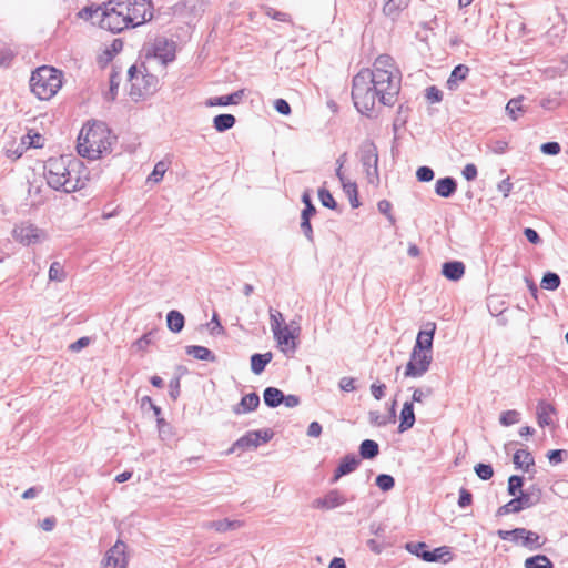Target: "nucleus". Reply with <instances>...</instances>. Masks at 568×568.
<instances>
[{
    "label": "nucleus",
    "mask_w": 568,
    "mask_h": 568,
    "mask_svg": "<svg viewBox=\"0 0 568 568\" xmlns=\"http://www.w3.org/2000/svg\"><path fill=\"white\" fill-rule=\"evenodd\" d=\"M402 74L394 59L381 54L372 69H363L353 78L352 99L362 114L372 116L377 103L393 105L400 91Z\"/></svg>",
    "instance_id": "f257e3e1"
},
{
    "label": "nucleus",
    "mask_w": 568,
    "mask_h": 568,
    "mask_svg": "<svg viewBox=\"0 0 568 568\" xmlns=\"http://www.w3.org/2000/svg\"><path fill=\"white\" fill-rule=\"evenodd\" d=\"M153 18L149 0H109L104 3L100 28L119 33L128 28L139 27Z\"/></svg>",
    "instance_id": "f03ea898"
},
{
    "label": "nucleus",
    "mask_w": 568,
    "mask_h": 568,
    "mask_svg": "<svg viewBox=\"0 0 568 568\" xmlns=\"http://www.w3.org/2000/svg\"><path fill=\"white\" fill-rule=\"evenodd\" d=\"M44 176L53 190L71 193L84 187L87 169L80 160L61 155L45 162Z\"/></svg>",
    "instance_id": "7ed1b4c3"
},
{
    "label": "nucleus",
    "mask_w": 568,
    "mask_h": 568,
    "mask_svg": "<svg viewBox=\"0 0 568 568\" xmlns=\"http://www.w3.org/2000/svg\"><path fill=\"white\" fill-rule=\"evenodd\" d=\"M113 140L114 136L104 123H93L81 130L77 150L82 158L95 160L111 152Z\"/></svg>",
    "instance_id": "20e7f679"
},
{
    "label": "nucleus",
    "mask_w": 568,
    "mask_h": 568,
    "mask_svg": "<svg viewBox=\"0 0 568 568\" xmlns=\"http://www.w3.org/2000/svg\"><path fill=\"white\" fill-rule=\"evenodd\" d=\"M62 87V72L49 65L39 67L32 72L30 88L40 100H50Z\"/></svg>",
    "instance_id": "39448f33"
},
{
    "label": "nucleus",
    "mask_w": 568,
    "mask_h": 568,
    "mask_svg": "<svg viewBox=\"0 0 568 568\" xmlns=\"http://www.w3.org/2000/svg\"><path fill=\"white\" fill-rule=\"evenodd\" d=\"M357 155L361 164L363 165L368 183L377 185L379 183V158L376 144L372 140L363 141L359 145Z\"/></svg>",
    "instance_id": "423d86ee"
},
{
    "label": "nucleus",
    "mask_w": 568,
    "mask_h": 568,
    "mask_svg": "<svg viewBox=\"0 0 568 568\" xmlns=\"http://www.w3.org/2000/svg\"><path fill=\"white\" fill-rule=\"evenodd\" d=\"M12 236L17 242L26 246L40 244L48 239L44 230L30 222H22L16 225L12 230Z\"/></svg>",
    "instance_id": "0eeeda50"
},
{
    "label": "nucleus",
    "mask_w": 568,
    "mask_h": 568,
    "mask_svg": "<svg viewBox=\"0 0 568 568\" xmlns=\"http://www.w3.org/2000/svg\"><path fill=\"white\" fill-rule=\"evenodd\" d=\"M405 548L410 554L417 556L426 562L443 561L444 564L449 562L453 559L450 548L448 546H442L430 550V552H419V549L427 548V545L423 541L407 542Z\"/></svg>",
    "instance_id": "6e6552de"
},
{
    "label": "nucleus",
    "mask_w": 568,
    "mask_h": 568,
    "mask_svg": "<svg viewBox=\"0 0 568 568\" xmlns=\"http://www.w3.org/2000/svg\"><path fill=\"white\" fill-rule=\"evenodd\" d=\"M432 353L413 348L410 358L405 367V377H422L432 364Z\"/></svg>",
    "instance_id": "1a4fd4ad"
},
{
    "label": "nucleus",
    "mask_w": 568,
    "mask_h": 568,
    "mask_svg": "<svg viewBox=\"0 0 568 568\" xmlns=\"http://www.w3.org/2000/svg\"><path fill=\"white\" fill-rule=\"evenodd\" d=\"M271 429H258L247 432L245 435L240 437L229 449V454L236 452L237 449L247 450L251 448L258 447L262 443H267L273 437Z\"/></svg>",
    "instance_id": "9d476101"
},
{
    "label": "nucleus",
    "mask_w": 568,
    "mask_h": 568,
    "mask_svg": "<svg viewBox=\"0 0 568 568\" xmlns=\"http://www.w3.org/2000/svg\"><path fill=\"white\" fill-rule=\"evenodd\" d=\"M148 53L159 59L163 65H166L175 59V42L164 37H158Z\"/></svg>",
    "instance_id": "9b49d317"
},
{
    "label": "nucleus",
    "mask_w": 568,
    "mask_h": 568,
    "mask_svg": "<svg viewBox=\"0 0 568 568\" xmlns=\"http://www.w3.org/2000/svg\"><path fill=\"white\" fill-rule=\"evenodd\" d=\"M126 545L118 540L102 560L103 568H128Z\"/></svg>",
    "instance_id": "f8f14e48"
},
{
    "label": "nucleus",
    "mask_w": 568,
    "mask_h": 568,
    "mask_svg": "<svg viewBox=\"0 0 568 568\" xmlns=\"http://www.w3.org/2000/svg\"><path fill=\"white\" fill-rule=\"evenodd\" d=\"M436 332V324L428 322L425 328L419 331L413 348L422 349L432 353L433 339Z\"/></svg>",
    "instance_id": "ddd939ff"
},
{
    "label": "nucleus",
    "mask_w": 568,
    "mask_h": 568,
    "mask_svg": "<svg viewBox=\"0 0 568 568\" xmlns=\"http://www.w3.org/2000/svg\"><path fill=\"white\" fill-rule=\"evenodd\" d=\"M346 497L337 489L329 490L324 497L314 500V507L334 509L346 503Z\"/></svg>",
    "instance_id": "4468645a"
},
{
    "label": "nucleus",
    "mask_w": 568,
    "mask_h": 568,
    "mask_svg": "<svg viewBox=\"0 0 568 568\" xmlns=\"http://www.w3.org/2000/svg\"><path fill=\"white\" fill-rule=\"evenodd\" d=\"M361 459L355 454H348L342 458L339 465L334 471V476L331 479L332 483H336L341 477L346 476L359 466Z\"/></svg>",
    "instance_id": "2eb2a0df"
},
{
    "label": "nucleus",
    "mask_w": 568,
    "mask_h": 568,
    "mask_svg": "<svg viewBox=\"0 0 568 568\" xmlns=\"http://www.w3.org/2000/svg\"><path fill=\"white\" fill-rule=\"evenodd\" d=\"M469 68L466 64L456 65L446 82V88L450 91L458 89L460 82L465 81L469 74Z\"/></svg>",
    "instance_id": "dca6fc26"
},
{
    "label": "nucleus",
    "mask_w": 568,
    "mask_h": 568,
    "mask_svg": "<svg viewBox=\"0 0 568 568\" xmlns=\"http://www.w3.org/2000/svg\"><path fill=\"white\" fill-rule=\"evenodd\" d=\"M260 405V396L256 393H251L242 397L241 402L233 407V413L236 415L246 414L255 410Z\"/></svg>",
    "instance_id": "f3484780"
},
{
    "label": "nucleus",
    "mask_w": 568,
    "mask_h": 568,
    "mask_svg": "<svg viewBox=\"0 0 568 568\" xmlns=\"http://www.w3.org/2000/svg\"><path fill=\"white\" fill-rule=\"evenodd\" d=\"M399 418H400V423L398 426L399 433H404L414 426L416 418H415L413 403H410V402L404 403Z\"/></svg>",
    "instance_id": "a211bd4d"
},
{
    "label": "nucleus",
    "mask_w": 568,
    "mask_h": 568,
    "mask_svg": "<svg viewBox=\"0 0 568 568\" xmlns=\"http://www.w3.org/2000/svg\"><path fill=\"white\" fill-rule=\"evenodd\" d=\"M244 97V90H237L231 94L222 95V97H214L206 100L205 104L207 106H225L230 104H237L241 99Z\"/></svg>",
    "instance_id": "6ab92c4d"
},
{
    "label": "nucleus",
    "mask_w": 568,
    "mask_h": 568,
    "mask_svg": "<svg viewBox=\"0 0 568 568\" xmlns=\"http://www.w3.org/2000/svg\"><path fill=\"white\" fill-rule=\"evenodd\" d=\"M457 190V182L454 178L446 176L438 179L435 185V192L442 197H450Z\"/></svg>",
    "instance_id": "aec40b11"
},
{
    "label": "nucleus",
    "mask_w": 568,
    "mask_h": 568,
    "mask_svg": "<svg viewBox=\"0 0 568 568\" xmlns=\"http://www.w3.org/2000/svg\"><path fill=\"white\" fill-rule=\"evenodd\" d=\"M443 275L450 281H458L465 273V265L459 261H450L443 264Z\"/></svg>",
    "instance_id": "412c9836"
},
{
    "label": "nucleus",
    "mask_w": 568,
    "mask_h": 568,
    "mask_svg": "<svg viewBox=\"0 0 568 568\" xmlns=\"http://www.w3.org/2000/svg\"><path fill=\"white\" fill-rule=\"evenodd\" d=\"M513 463L517 468L528 471L535 465V459L531 453L527 449H518L513 457Z\"/></svg>",
    "instance_id": "4be33fe9"
},
{
    "label": "nucleus",
    "mask_w": 568,
    "mask_h": 568,
    "mask_svg": "<svg viewBox=\"0 0 568 568\" xmlns=\"http://www.w3.org/2000/svg\"><path fill=\"white\" fill-rule=\"evenodd\" d=\"M263 399L267 407L275 408L283 403L284 394L276 387H266L263 393Z\"/></svg>",
    "instance_id": "5701e85b"
},
{
    "label": "nucleus",
    "mask_w": 568,
    "mask_h": 568,
    "mask_svg": "<svg viewBox=\"0 0 568 568\" xmlns=\"http://www.w3.org/2000/svg\"><path fill=\"white\" fill-rule=\"evenodd\" d=\"M521 534L520 541L521 545L530 550L539 549L542 544L540 542V536L531 530H528L526 528H521L519 531Z\"/></svg>",
    "instance_id": "b1692460"
},
{
    "label": "nucleus",
    "mask_w": 568,
    "mask_h": 568,
    "mask_svg": "<svg viewBox=\"0 0 568 568\" xmlns=\"http://www.w3.org/2000/svg\"><path fill=\"white\" fill-rule=\"evenodd\" d=\"M554 412H555V408L550 404H548L544 400H540L537 405L538 425L540 427L549 426L551 424L550 415Z\"/></svg>",
    "instance_id": "393cba45"
},
{
    "label": "nucleus",
    "mask_w": 568,
    "mask_h": 568,
    "mask_svg": "<svg viewBox=\"0 0 568 568\" xmlns=\"http://www.w3.org/2000/svg\"><path fill=\"white\" fill-rule=\"evenodd\" d=\"M242 526H243V523L241 520H230V519L214 520V521H210L205 525L206 528L214 529L217 532H225L227 530L239 529Z\"/></svg>",
    "instance_id": "a878e982"
},
{
    "label": "nucleus",
    "mask_w": 568,
    "mask_h": 568,
    "mask_svg": "<svg viewBox=\"0 0 568 568\" xmlns=\"http://www.w3.org/2000/svg\"><path fill=\"white\" fill-rule=\"evenodd\" d=\"M272 361V353L267 352L264 354H253L251 356V369L254 374L260 375Z\"/></svg>",
    "instance_id": "bb28decb"
},
{
    "label": "nucleus",
    "mask_w": 568,
    "mask_h": 568,
    "mask_svg": "<svg viewBox=\"0 0 568 568\" xmlns=\"http://www.w3.org/2000/svg\"><path fill=\"white\" fill-rule=\"evenodd\" d=\"M168 328L173 333H180L185 324L184 316L181 312L172 310L166 315Z\"/></svg>",
    "instance_id": "cd10ccee"
},
{
    "label": "nucleus",
    "mask_w": 568,
    "mask_h": 568,
    "mask_svg": "<svg viewBox=\"0 0 568 568\" xmlns=\"http://www.w3.org/2000/svg\"><path fill=\"white\" fill-rule=\"evenodd\" d=\"M379 454V446L373 439H364L359 445V456L363 459H374Z\"/></svg>",
    "instance_id": "c85d7f7f"
},
{
    "label": "nucleus",
    "mask_w": 568,
    "mask_h": 568,
    "mask_svg": "<svg viewBox=\"0 0 568 568\" xmlns=\"http://www.w3.org/2000/svg\"><path fill=\"white\" fill-rule=\"evenodd\" d=\"M187 355H192L196 359L214 362L215 355L206 347L199 345H190L185 348Z\"/></svg>",
    "instance_id": "c756f323"
},
{
    "label": "nucleus",
    "mask_w": 568,
    "mask_h": 568,
    "mask_svg": "<svg viewBox=\"0 0 568 568\" xmlns=\"http://www.w3.org/2000/svg\"><path fill=\"white\" fill-rule=\"evenodd\" d=\"M235 121V116L232 114H219L214 116L213 125L217 132H225L234 126Z\"/></svg>",
    "instance_id": "7c9ffc66"
},
{
    "label": "nucleus",
    "mask_w": 568,
    "mask_h": 568,
    "mask_svg": "<svg viewBox=\"0 0 568 568\" xmlns=\"http://www.w3.org/2000/svg\"><path fill=\"white\" fill-rule=\"evenodd\" d=\"M410 0H385L383 12L388 17H396L405 9Z\"/></svg>",
    "instance_id": "2f4dec72"
},
{
    "label": "nucleus",
    "mask_w": 568,
    "mask_h": 568,
    "mask_svg": "<svg viewBox=\"0 0 568 568\" xmlns=\"http://www.w3.org/2000/svg\"><path fill=\"white\" fill-rule=\"evenodd\" d=\"M525 568H554L552 561L546 555H536L525 560Z\"/></svg>",
    "instance_id": "473e14b6"
},
{
    "label": "nucleus",
    "mask_w": 568,
    "mask_h": 568,
    "mask_svg": "<svg viewBox=\"0 0 568 568\" xmlns=\"http://www.w3.org/2000/svg\"><path fill=\"white\" fill-rule=\"evenodd\" d=\"M48 276L50 282H64L67 280V272L64 270L63 264H61L58 261L52 262L49 268Z\"/></svg>",
    "instance_id": "72a5a7b5"
},
{
    "label": "nucleus",
    "mask_w": 568,
    "mask_h": 568,
    "mask_svg": "<svg viewBox=\"0 0 568 568\" xmlns=\"http://www.w3.org/2000/svg\"><path fill=\"white\" fill-rule=\"evenodd\" d=\"M156 426L159 430V436L162 440H170L174 436L173 426L168 423L163 417L156 418Z\"/></svg>",
    "instance_id": "f704fd0d"
},
{
    "label": "nucleus",
    "mask_w": 568,
    "mask_h": 568,
    "mask_svg": "<svg viewBox=\"0 0 568 568\" xmlns=\"http://www.w3.org/2000/svg\"><path fill=\"white\" fill-rule=\"evenodd\" d=\"M560 283L561 281L557 273L547 272L544 274L540 285L544 290L555 291L559 287Z\"/></svg>",
    "instance_id": "c9c22d12"
},
{
    "label": "nucleus",
    "mask_w": 568,
    "mask_h": 568,
    "mask_svg": "<svg viewBox=\"0 0 568 568\" xmlns=\"http://www.w3.org/2000/svg\"><path fill=\"white\" fill-rule=\"evenodd\" d=\"M506 111L513 120H517L519 114L524 112L523 97L510 99L506 105Z\"/></svg>",
    "instance_id": "e433bc0d"
},
{
    "label": "nucleus",
    "mask_w": 568,
    "mask_h": 568,
    "mask_svg": "<svg viewBox=\"0 0 568 568\" xmlns=\"http://www.w3.org/2000/svg\"><path fill=\"white\" fill-rule=\"evenodd\" d=\"M524 477L518 475H513L508 478V487L507 491L510 496L516 497L520 491H523Z\"/></svg>",
    "instance_id": "4c0bfd02"
},
{
    "label": "nucleus",
    "mask_w": 568,
    "mask_h": 568,
    "mask_svg": "<svg viewBox=\"0 0 568 568\" xmlns=\"http://www.w3.org/2000/svg\"><path fill=\"white\" fill-rule=\"evenodd\" d=\"M518 503H519V506L523 509H526V508H530L535 505L538 504V498H536V495L534 494H528L526 493L525 490L520 491L517 496H516Z\"/></svg>",
    "instance_id": "58836bf2"
},
{
    "label": "nucleus",
    "mask_w": 568,
    "mask_h": 568,
    "mask_svg": "<svg viewBox=\"0 0 568 568\" xmlns=\"http://www.w3.org/2000/svg\"><path fill=\"white\" fill-rule=\"evenodd\" d=\"M284 318L280 311L270 308V324L273 334H278L283 326Z\"/></svg>",
    "instance_id": "ea45409f"
},
{
    "label": "nucleus",
    "mask_w": 568,
    "mask_h": 568,
    "mask_svg": "<svg viewBox=\"0 0 568 568\" xmlns=\"http://www.w3.org/2000/svg\"><path fill=\"white\" fill-rule=\"evenodd\" d=\"M318 199L322 205L327 209L335 210L337 207V203L333 197L332 193L325 187H321L318 190Z\"/></svg>",
    "instance_id": "a19ab883"
},
{
    "label": "nucleus",
    "mask_w": 568,
    "mask_h": 568,
    "mask_svg": "<svg viewBox=\"0 0 568 568\" xmlns=\"http://www.w3.org/2000/svg\"><path fill=\"white\" fill-rule=\"evenodd\" d=\"M375 483L382 491H388V490L393 489L395 486L394 477L388 474L378 475L376 477Z\"/></svg>",
    "instance_id": "79ce46f5"
},
{
    "label": "nucleus",
    "mask_w": 568,
    "mask_h": 568,
    "mask_svg": "<svg viewBox=\"0 0 568 568\" xmlns=\"http://www.w3.org/2000/svg\"><path fill=\"white\" fill-rule=\"evenodd\" d=\"M519 511H521V508L519 506V503H518L517 498L514 497L507 504L500 506L497 509L496 515L497 516H504V515H507V514H516V513H519Z\"/></svg>",
    "instance_id": "37998d69"
},
{
    "label": "nucleus",
    "mask_w": 568,
    "mask_h": 568,
    "mask_svg": "<svg viewBox=\"0 0 568 568\" xmlns=\"http://www.w3.org/2000/svg\"><path fill=\"white\" fill-rule=\"evenodd\" d=\"M103 9L104 4L97 8L85 7L79 12V17L84 20H93L97 17L100 21Z\"/></svg>",
    "instance_id": "c03bdc74"
},
{
    "label": "nucleus",
    "mask_w": 568,
    "mask_h": 568,
    "mask_svg": "<svg viewBox=\"0 0 568 568\" xmlns=\"http://www.w3.org/2000/svg\"><path fill=\"white\" fill-rule=\"evenodd\" d=\"M519 417H520V414L517 410H515V409L506 410V412L501 413V415L499 417V422L504 426H510V425L517 424L519 422Z\"/></svg>",
    "instance_id": "a18cd8bd"
},
{
    "label": "nucleus",
    "mask_w": 568,
    "mask_h": 568,
    "mask_svg": "<svg viewBox=\"0 0 568 568\" xmlns=\"http://www.w3.org/2000/svg\"><path fill=\"white\" fill-rule=\"evenodd\" d=\"M302 202L304 203L305 206L301 213V216L312 217L316 213V207L314 206L308 192L303 193Z\"/></svg>",
    "instance_id": "49530a36"
},
{
    "label": "nucleus",
    "mask_w": 568,
    "mask_h": 568,
    "mask_svg": "<svg viewBox=\"0 0 568 568\" xmlns=\"http://www.w3.org/2000/svg\"><path fill=\"white\" fill-rule=\"evenodd\" d=\"M141 81L145 82L144 87H143V91L141 90V88H136L139 90V95H143V94H149L151 93L153 90H155V85H156V78L153 77V75H141Z\"/></svg>",
    "instance_id": "de8ad7c7"
},
{
    "label": "nucleus",
    "mask_w": 568,
    "mask_h": 568,
    "mask_svg": "<svg viewBox=\"0 0 568 568\" xmlns=\"http://www.w3.org/2000/svg\"><path fill=\"white\" fill-rule=\"evenodd\" d=\"M476 475L483 480H489L494 475V469L489 464L479 463L475 466Z\"/></svg>",
    "instance_id": "09e8293b"
},
{
    "label": "nucleus",
    "mask_w": 568,
    "mask_h": 568,
    "mask_svg": "<svg viewBox=\"0 0 568 568\" xmlns=\"http://www.w3.org/2000/svg\"><path fill=\"white\" fill-rule=\"evenodd\" d=\"M377 209L382 214H384L387 217L392 225L396 223V219L392 214V203L388 200H381L377 203Z\"/></svg>",
    "instance_id": "8fccbe9b"
},
{
    "label": "nucleus",
    "mask_w": 568,
    "mask_h": 568,
    "mask_svg": "<svg viewBox=\"0 0 568 568\" xmlns=\"http://www.w3.org/2000/svg\"><path fill=\"white\" fill-rule=\"evenodd\" d=\"M520 530H521V528H515L513 530L499 529L497 531V536L501 540H508V541H513V542H518L520 540V536H521V534H519Z\"/></svg>",
    "instance_id": "3c124183"
},
{
    "label": "nucleus",
    "mask_w": 568,
    "mask_h": 568,
    "mask_svg": "<svg viewBox=\"0 0 568 568\" xmlns=\"http://www.w3.org/2000/svg\"><path fill=\"white\" fill-rule=\"evenodd\" d=\"M273 335H274V338L276 339V342L278 343V345L288 346L291 339H293V335L290 332L287 326L281 327L280 333L273 334Z\"/></svg>",
    "instance_id": "603ef678"
},
{
    "label": "nucleus",
    "mask_w": 568,
    "mask_h": 568,
    "mask_svg": "<svg viewBox=\"0 0 568 568\" xmlns=\"http://www.w3.org/2000/svg\"><path fill=\"white\" fill-rule=\"evenodd\" d=\"M129 79L131 81V94H134L135 88L140 85V79L142 73L138 70L135 65H131L128 70Z\"/></svg>",
    "instance_id": "864d4df0"
},
{
    "label": "nucleus",
    "mask_w": 568,
    "mask_h": 568,
    "mask_svg": "<svg viewBox=\"0 0 568 568\" xmlns=\"http://www.w3.org/2000/svg\"><path fill=\"white\" fill-rule=\"evenodd\" d=\"M301 230L308 242L314 243V234L311 224V217L301 216Z\"/></svg>",
    "instance_id": "5fc2aeb1"
},
{
    "label": "nucleus",
    "mask_w": 568,
    "mask_h": 568,
    "mask_svg": "<svg viewBox=\"0 0 568 568\" xmlns=\"http://www.w3.org/2000/svg\"><path fill=\"white\" fill-rule=\"evenodd\" d=\"M434 175V171L429 166H420L416 171V176L419 182H430Z\"/></svg>",
    "instance_id": "6e6d98bb"
},
{
    "label": "nucleus",
    "mask_w": 568,
    "mask_h": 568,
    "mask_svg": "<svg viewBox=\"0 0 568 568\" xmlns=\"http://www.w3.org/2000/svg\"><path fill=\"white\" fill-rule=\"evenodd\" d=\"M166 171V165L164 162H159L154 165L152 173L149 175V180L153 182H159L163 179V175Z\"/></svg>",
    "instance_id": "4d7b16f0"
},
{
    "label": "nucleus",
    "mask_w": 568,
    "mask_h": 568,
    "mask_svg": "<svg viewBox=\"0 0 568 568\" xmlns=\"http://www.w3.org/2000/svg\"><path fill=\"white\" fill-rule=\"evenodd\" d=\"M560 150H561L560 144L558 142H554V141L542 143L540 146V151L547 155H557L560 153Z\"/></svg>",
    "instance_id": "13d9d810"
},
{
    "label": "nucleus",
    "mask_w": 568,
    "mask_h": 568,
    "mask_svg": "<svg viewBox=\"0 0 568 568\" xmlns=\"http://www.w3.org/2000/svg\"><path fill=\"white\" fill-rule=\"evenodd\" d=\"M433 394V389L430 387L427 388H416L413 392L412 402L410 403H423V400Z\"/></svg>",
    "instance_id": "bf43d9fd"
},
{
    "label": "nucleus",
    "mask_w": 568,
    "mask_h": 568,
    "mask_svg": "<svg viewBox=\"0 0 568 568\" xmlns=\"http://www.w3.org/2000/svg\"><path fill=\"white\" fill-rule=\"evenodd\" d=\"M471 501H473L471 493L466 488H460L459 497H458V506L460 508H466L471 505Z\"/></svg>",
    "instance_id": "052dcab7"
},
{
    "label": "nucleus",
    "mask_w": 568,
    "mask_h": 568,
    "mask_svg": "<svg viewBox=\"0 0 568 568\" xmlns=\"http://www.w3.org/2000/svg\"><path fill=\"white\" fill-rule=\"evenodd\" d=\"M265 14L274 20L281 21V22H288L290 21V14L277 11L274 8L267 7L265 10Z\"/></svg>",
    "instance_id": "680f3d73"
},
{
    "label": "nucleus",
    "mask_w": 568,
    "mask_h": 568,
    "mask_svg": "<svg viewBox=\"0 0 568 568\" xmlns=\"http://www.w3.org/2000/svg\"><path fill=\"white\" fill-rule=\"evenodd\" d=\"M43 140V136L39 133H28L27 136L23 139V143H28L30 146L33 148H42Z\"/></svg>",
    "instance_id": "e2e57ef3"
},
{
    "label": "nucleus",
    "mask_w": 568,
    "mask_h": 568,
    "mask_svg": "<svg viewBox=\"0 0 568 568\" xmlns=\"http://www.w3.org/2000/svg\"><path fill=\"white\" fill-rule=\"evenodd\" d=\"M426 98L430 103H437L443 100V93L433 85L426 89Z\"/></svg>",
    "instance_id": "0e129e2a"
},
{
    "label": "nucleus",
    "mask_w": 568,
    "mask_h": 568,
    "mask_svg": "<svg viewBox=\"0 0 568 568\" xmlns=\"http://www.w3.org/2000/svg\"><path fill=\"white\" fill-rule=\"evenodd\" d=\"M274 109L283 115H290L291 114V106L290 103L284 99H276L274 101Z\"/></svg>",
    "instance_id": "69168bd1"
},
{
    "label": "nucleus",
    "mask_w": 568,
    "mask_h": 568,
    "mask_svg": "<svg viewBox=\"0 0 568 568\" xmlns=\"http://www.w3.org/2000/svg\"><path fill=\"white\" fill-rule=\"evenodd\" d=\"M180 378L179 377H175L173 379L170 381V384H169V395L170 397L173 399V400H176L178 397L180 396Z\"/></svg>",
    "instance_id": "338daca9"
},
{
    "label": "nucleus",
    "mask_w": 568,
    "mask_h": 568,
    "mask_svg": "<svg viewBox=\"0 0 568 568\" xmlns=\"http://www.w3.org/2000/svg\"><path fill=\"white\" fill-rule=\"evenodd\" d=\"M463 176L467 180V181H473L477 178V168L475 164L473 163H469V164H466L463 169Z\"/></svg>",
    "instance_id": "774afa93"
}]
</instances>
